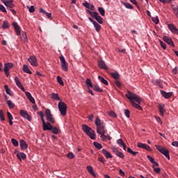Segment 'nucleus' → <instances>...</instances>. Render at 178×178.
<instances>
[{
	"label": "nucleus",
	"instance_id": "obj_1",
	"mask_svg": "<svg viewBox=\"0 0 178 178\" xmlns=\"http://www.w3.org/2000/svg\"><path fill=\"white\" fill-rule=\"evenodd\" d=\"M127 99H129L132 106L138 109V111H143V108L140 106V104L143 102V99L138 97V95L130 92L127 91V94L125 95Z\"/></svg>",
	"mask_w": 178,
	"mask_h": 178
},
{
	"label": "nucleus",
	"instance_id": "obj_2",
	"mask_svg": "<svg viewBox=\"0 0 178 178\" xmlns=\"http://www.w3.org/2000/svg\"><path fill=\"white\" fill-rule=\"evenodd\" d=\"M82 130L91 138V140H95L97 138V135H95V131L87 124H82Z\"/></svg>",
	"mask_w": 178,
	"mask_h": 178
},
{
	"label": "nucleus",
	"instance_id": "obj_3",
	"mask_svg": "<svg viewBox=\"0 0 178 178\" xmlns=\"http://www.w3.org/2000/svg\"><path fill=\"white\" fill-rule=\"evenodd\" d=\"M58 109L60 112V115L62 116H66L67 111V105L65 104V102L60 100L58 104Z\"/></svg>",
	"mask_w": 178,
	"mask_h": 178
},
{
	"label": "nucleus",
	"instance_id": "obj_4",
	"mask_svg": "<svg viewBox=\"0 0 178 178\" xmlns=\"http://www.w3.org/2000/svg\"><path fill=\"white\" fill-rule=\"evenodd\" d=\"M155 147L157 151H159L161 154L165 155L168 160L170 159V156L169 155V150L159 145H155Z\"/></svg>",
	"mask_w": 178,
	"mask_h": 178
},
{
	"label": "nucleus",
	"instance_id": "obj_5",
	"mask_svg": "<svg viewBox=\"0 0 178 178\" xmlns=\"http://www.w3.org/2000/svg\"><path fill=\"white\" fill-rule=\"evenodd\" d=\"M97 133L98 134H100L101 138H106V136L105 135V134L106 133V131L105 130V127H104V125L97 127Z\"/></svg>",
	"mask_w": 178,
	"mask_h": 178
},
{
	"label": "nucleus",
	"instance_id": "obj_6",
	"mask_svg": "<svg viewBox=\"0 0 178 178\" xmlns=\"http://www.w3.org/2000/svg\"><path fill=\"white\" fill-rule=\"evenodd\" d=\"M45 115L47 118V120L49 122V123H55V120L54 119V117H52V113H51V110L46 109L45 110Z\"/></svg>",
	"mask_w": 178,
	"mask_h": 178
},
{
	"label": "nucleus",
	"instance_id": "obj_7",
	"mask_svg": "<svg viewBox=\"0 0 178 178\" xmlns=\"http://www.w3.org/2000/svg\"><path fill=\"white\" fill-rule=\"evenodd\" d=\"M2 3H4L7 9H12L15 8V4H13V0H1Z\"/></svg>",
	"mask_w": 178,
	"mask_h": 178
},
{
	"label": "nucleus",
	"instance_id": "obj_8",
	"mask_svg": "<svg viewBox=\"0 0 178 178\" xmlns=\"http://www.w3.org/2000/svg\"><path fill=\"white\" fill-rule=\"evenodd\" d=\"M60 60L61 63V67L64 72H67V63H66V60L63 56H60Z\"/></svg>",
	"mask_w": 178,
	"mask_h": 178
},
{
	"label": "nucleus",
	"instance_id": "obj_9",
	"mask_svg": "<svg viewBox=\"0 0 178 178\" xmlns=\"http://www.w3.org/2000/svg\"><path fill=\"white\" fill-rule=\"evenodd\" d=\"M19 113L22 118L29 120V122H31V118H30V115L27 113V111L24 110H20Z\"/></svg>",
	"mask_w": 178,
	"mask_h": 178
},
{
	"label": "nucleus",
	"instance_id": "obj_10",
	"mask_svg": "<svg viewBox=\"0 0 178 178\" xmlns=\"http://www.w3.org/2000/svg\"><path fill=\"white\" fill-rule=\"evenodd\" d=\"M28 62L31 63L32 66H38V63H37V57L35 56H31L30 58H28Z\"/></svg>",
	"mask_w": 178,
	"mask_h": 178
},
{
	"label": "nucleus",
	"instance_id": "obj_11",
	"mask_svg": "<svg viewBox=\"0 0 178 178\" xmlns=\"http://www.w3.org/2000/svg\"><path fill=\"white\" fill-rule=\"evenodd\" d=\"M15 81L16 86H17L23 91V92H26L24 87L23 86V85H22V83L20 82V80H19V78L17 76L15 77Z\"/></svg>",
	"mask_w": 178,
	"mask_h": 178
},
{
	"label": "nucleus",
	"instance_id": "obj_12",
	"mask_svg": "<svg viewBox=\"0 0 178 178\" xmlns=\"http://www.w3.org/2000/svg\"><path fill=\"white\" fill-rule=\"evenodd\" d=\"M137 147L138 148H143V149H146V151H152L151 150V147H149V145H147V144H144V143H138L137 144Z\"/></svg>",
	"mask_w": 178,
	"mask_h": 178
},
{
	"label": "nucleus",
	"instance_id": "obj_13",
	"mask_svg": "<svg viewBox=\"0 0 178 178\" xmlns=\"http://www.w3.org/2000/svg\"><path fill=\"white\" fill-rule=\"evenodd\" d=\"M163 40L166 44H168V45H171V47H175V43L173 42V40H172V38L168 37V36H164L163 37Z\"/></svg>",
	"mask_w": 178,
	"mask_h": 178
},
{
	"label": "nucleus",
	"instance_id": "obj_14",
	"mask_svg": "<svg viewBox=\"0 0 178 178\" xmlns=\"http://www.w3.org/2000/svg\"><path fill=\"white\" fill-rule=\"evenodd\" d=\"M161 94L163 98H165V99H169L173 95V92H166L164 90H161Z\"/></svg>",
	"mask_w": 178,
	"mask_h": 178
},
{
	"label": "nucleus",
	"instance_id": "obj_15",
	"mask_svg": "<svg viewBox=\"0 0 178 178\" xmlns=\"http://www.w3.org/2000/svg\"><path fill=\"white\" fill-rule=\"evenodd\" d=\"M98 66L100 69H104V70H108V67H106V64L102 60H98Z\"/></svg>",
	"mask_w": 178,
	"mask_h": 178
},
{
	"label": "nucleus",
	"instance_id": "obj_16",
	"mask_svg": "<svg viewBox=\"0 0 178 178\" xmlns=\"http://www.w3.org/2000/svg\"><path fill=\"white\" fill-rule=\"evenodd\" d=\"M13 26L15 29L17 35H20L22 33L20 32V27L19 26V24H17L16 22H13Z\"/></svg>",
	"mask_w": 178,
	"mask_h": 178
},
{
	"label": "nucleus",
	"instance_id": "obj_17",
	"mask_svg": "<svg viewBox=\"0 0 178 178\" xmlns=\"http://www.w3.org/2000/svg\"><path fill=\"white\" fill-rule=\"evenodd\" d=\"M44 131H47V130H51L52 129V125L49 122H47L46 123L42 124Z\"/></svg>",
	"mask_w": 178,
	"mask_h": 178
},
{
	"label": "nucleus",
	"instance_id": "obj_18",
	"mask_svg": "<svg viewBox=\"0 0 178 178\" xmlns=\"http://www.w3.org/2000/svg\"><path fill=\"white\" fill-rule=\"evenodd\" d=\"M159 111L160 115L161 116H164V113L166 112V110L165 109V104H159Z\"/></svg>",
	"mask_w": 178,
	"mask_h": 178
},
{
	"label": "nucleus",
	"instance_id": "obj_19",
	"mask_svg": "<svg viewBox=\"0 0 178 178\" xmlns=\"http://www.w3.org/2000/svg\"><path fill=\"white\" fill-rule=\"evenodd\" d=\"M25 95H26L29 101L31 102V104H35V99H34V97L31 96V93H30L29 92H25Z\"/></svg>",
	"mask_w": 178,
	"mask_h": 178
},
{
	"label": "nucleus",
	"instance_id": "obj_20",
	"mask_svg": "<svg viewBox=\"0 0 178 178\" xmlns=\"http://www.w3.org/2000/svg\"><path fill=\"white\" fill-rule=\"evenodd\" d=\"M20 144V148L21 149H27V147L29 145H27V143L24 140H20L19 141Z\"/></svg>",
	"mask_w": 178,
	"mask_h": 178
},
{
	"label": "nucleus",
	"instance_id": "obj_21",
	"mask_svg": "<svg viewBox=\"0 0 178 178\" xmlns=\"http://www.w3.org/2000/svg\"><path fill=\"white\" fill-rule=\"evenodd\" d=\"M117 144H118V145H120V147H122L124 151H126V144L124 143V142H123V140L122 138L117 140Z\"/></svg>",
	"mask_w": 178,
	"mask_h": 178
},
{
	"label": "nucleus",
	"instance_id": "obj_22",
	"mask_svg": "<svg viewBox=\"0 0 178 178\" xmlns=\"http://www.w3.org/2000/svg\"><path fill=\"white\" fill-rule=\"evenodd\" d=\"M17 157L18 158V159L19 161H22V159L23 161H24V159H26L27 158V156H26V154L23 153V152H19L17 154Z\"/></svg>",
	"mask_w": 178,
	"mask_h": 178
},
{
	"label": "nucleus",
	"instance_id": "obj_23",
	"mask_svg": "<svg viewBox=\"0 0 178 178\" xmlns=\"http://www.w3.org/2000/svg\"><path fill=\"white\" fill-rule=\"evenodd\" d=\"M102 154H104V155L106 156V159H109L112 158V155L111 154V153H109V152H108L106 149H103L102 150Z\"/></svg>",
	"mask_w": 178,
	"mask_h": 178
},
{
	"label": "nucleus",
	"instance_id": "obj_24",
	"mask_svg": "<svg viewBox=\"0 0 178 178\" xmlns=\"http://www.w3.org/2000/svg\"><path fill=\"white\" fill-rule=\"evenodd\" d=\"M87 169H88V172H89V173L92 176H93V177H97V175H95V172H94V169L92 168V167L91 165H88Z\"/></svg>",
	"mask_w": 178,
	"mask_h": 178
},
{
	"label": "nucleus",
	"instance_id": "obj_25",
	"mask_svg": "<svg viewBox=\"0 0 178 178\" xmlns=\"http://www.w3.org/2000/svg\"><path fill=\"white\" fill-rule=\"evenodd\" d=\"M95 123L97 126V127H99L100 126H102V121L99 119V117H96V120L95 121Z\"/></svg>",
	"mask_w": 178,
	"mask_h": 178
},
{
	"label": "nucleus",
	"instance_id": "obj_26",
	"mask_svg": "<svg viewBox=\"0 0 178 178\" xmlns=\"http://www.w3.org/2000/svg\"><path fill=\"white\" fill-rule=\"evenodd\" d=\"M22 69H23V72H24V73H27L28 74H32V72L29 69V67L26 65H24Z\"/></svg>",
	"mask_w": 178,
	"mask_h": 178
},
{
	"label": "nucleus",
	"instance_id": "obj_27",
	"mask_svg": "<svg viewBox=\"0 0 178 178\" xmlns=\"http://www.w3.org/2000/svg\"><path fill=\"white\" fill-rule=\"evenodd\" d=\"M111 76L113 79H115V80H119V78L120 77V75L118 72H111Z\"/></svg>",
	"mask_w": 178,
	"mask_h": 178
},
{
	"label": "nucleus",
	"instance_id": "obj_28",
	"mask_svg": "<svg viewBox=\"0 0 178 178\" xmlns=\"http://www.w3.org/2000/svg\"><path fill=\"white\" fill-rule=\"evenodd\" d=\"M13 67V64L12 63H7L4 64V69L6 68L8 71H9L10 69H12Z\"/></svg>",
	"mask_w": 178,
	"mask_h": 178
},
{
	"label": "nucleus",
	"instance_id": "obj_29",
	"mask_svg": "<svg viewBox=\"0 0 178 178\" xmlns=\"http://www.w3.org/2000/svg\"><path fill=\"white\" fill-rule=\"evenodd\" d=\"M168 29L170 31H172V33H175L176 31V30L177 29V28H176V26H175V25L170 24L168 26Z\"/></svg>",
	"mask_w": 178,
	"mask_h": 178
},
{
	"label": "nucleus",
	"instance_id": "obj_30",
	"mask_svg": "<svg viewBox=\"0 0 178 178\" xmlns=\"http://www.w3.org/2000/svg\"><path fill=\"white\" fill-rule=\"evenodd\" d=\"M4 88L6 90V94H8V95H10V97H12V90H10L9 89V86L8 85H4Z\"/></svg>",
	"mask_w": 178,
	"mask_h": 178
},
{
	"label": "nucleus",
	"instance_id": "obj_31",
	"mask_svg": "<svg viewBox=\"0 0 178 178\" xmlns=\"http://www.w3.org/2000/svg\"><path fill=\"white\" fill-rule=\"evenodd\" d=\"M93 26L95 29V31L97 32V33H99L100 30H101V25H99V24H97V22H95L93 24Z\"/></svg>",
	"mask_w": 178,
	"mask_h": 178
},
{
	"label": "nucleus",
	"instance_id": "obj_32",
	"mask_svg": "<svg viewBox=\"0 0 178 178\" xmlns=\"http://www.w3.org/2000/svg\"><path fill=\"white\" fill-rule=\"evenodd\" d=\"M98 79L102 83H103V84H104L105 86H108V81H106V79H104V77H102V76H99Z\"/></svg>",
	"mask_w": 178,
	"mask_h": 178
},
{
	"label": "nucleus",
	"instance_id": "obj_33",
	"mask_svg": "<svg viewBox=\"0 0 178 178\" xmlns=\"http://www.w3.org/2000/svg\"><path fill=\"white\" fill-rule=\"evenodd\" d=\"M86 85H87V86L88 87V88H90H90H92V87L94 86L93 85H92V82H91V79H86Z\"/></svg>",
	"mask_w": 178,
	"mask_h": 178
},
{
	"label": "nucleus",
	"instance_id": "obj_34",
	"mask_svg": "<svg viewBox=\"0 0 178 178\" xmlns=\"http://www.w3.org/2000/svg\"><path fill=\"white\" fill-rule=\"evenodd\" d=\"M127 152H129V154H131V155H134V156H136V155L138 154V152H134L130 147H127Z\"/></svg>",
	"mask_w": 178,
	"mask_h": 178
},
{
	"label": "nucleus",
	"instance_id": "obj_35",
	"mask_svg": "<svg viewBox=\"0 0 178 178\" xmlns=\"http://www.w3.org/2000/svg\"><path fill=\"white\" fill-rule=\"evenodd\" d=\"M95 19V20H97V22H98V23H99V24H102V23H104V19H102V17L99 16V14L97 15V17Z\"/></svg>",
	"mask_w": 178,
	"mask_h": 178
},
{
	"label": "nucleus",
	"instance_id": "obj_36",
	"mask_svg": "<svg viewBox=\"0 0 178 178\" xmlns=\"http://www.w3.org/2000/svg\"><path fill=\"white\" fill-rule=\"evenodd\" d=\"M7 105L10 109L15 108V104H13L11 100H7Z\"/></svg>",
	"mask_w": 178,
	"mask_h": 178
},
{
	"label": "nucleus",
	"instance_id": "obj_37",
	"mask_svg": "<svg viewBox=\"0 0 178 178\" xmlns=\"http://www.w3.org/2000/svg\"><path fill=\"white\" fill-rule=\"evenodd\" d=\"M51 98L52 99H56V101H61L60 98H59V96L56 93H51Z\"/></svg>",
	"mask_w": 178,
	"mask_h": 178
},
{
	"label": "nucleus",
	"instance_id": "obj_38",
	"mask_svg": "<svg viewBox=\"0 0 178 178\" xmlns=\"http://www.w3.org/2000/svg\"><path fill=\"white\" fill-rule=\"evenodd\" d=\"M10 25H9V22L6 20L3 22V25H2V29H9Z\"/></svg>",
	"mask_w": 178,
	"mask_h": 178
},
{
	"label": "nucleus",
	"instance_id": "obj_39",
	"mask_svg": "<svg viewBox=\"0 0 178 178\" xmlns=\"http://www.w3.org/2000/svg\"><path fill=\"white\" fill-rule=\"evenodd\" d=\"M93 145L95 147V148H97V149H102V145L97 142H94Z\"/></svg>",
	"mask_w": 178,
	"mask_h": 178
},
{
	"label": "nucleus",
	"instance_id": "obj_40",
	"mask_svg": "<svg viewBox=\"0 0 178 178\" xmlns=\"http://www.w3.org/2000/svg\"><path fill=\"white\" fill-rule=\"evenodd\" d=\"M153 84H155V86H159V87H163V85L161 83V81L159 80H152Z\"/></svg>",
	"mask_w": 178,
	"mask_h": 178
},
{
	"label": "nucleus",
	"instance_id": "obj_41",
	"mask_svg": "<svg viewBox=\"0 0 178 178\" xmlns=\"http://www.w3.org/2000/svg\"><path fill=\"white\" fill-rule=\"evenodd\" d=\"M27 9L29 10V12H30V13H34L35 12V8H34V6H26Z\"/></svg>",
	"mask_w": 178,
	"mask_h": 178
},
{
	"label": "nucleus",
	"instance_id": "obj_42",
	"mask_svg": "<svg viewBox=\"0 0 178 178\" xmlns=\"http://www.w3.org/2000/svg\"><path fill=\"white\" fill-rule=\"evenodd\" d=\"M92 88H93V90H95V91H97V92H102V89H101L98 86H97V85H95V86H93V87H92Z\"/></svg>",
	"mask_w": 178,
	"mask_h": 178
},
{
	"label": "nucleus",
	"instance_id": "obj_43",
	"mask_svg": "<svg viewBox=\"0 0 178 178\" xmlns=\"http://www.w3.org/2000/svg\"><path fill=\"white\" fill-rule=\"evenodd\" d=\"M51 131L54 134H58L59 133V129L56 127H52Z\"/></svg>",
	"mask_w": 178,
	"mask_h": 178
},
{
	"label": "nucleus",
	"instance_id": "obj_44",
	"mask_svg": "<svg viewBox=\"0 0 178 178\" xmlns=\"http://www.w3.org/2000/svg\"><path fill=\"white\" fill-rule=\"evenodd\" d=\"M152 20L154 22V23H155V24H158L159 23V18L158 16L152 17Z\"/></svg>",
	"mask_w": 178,
	"mask_h": 178
},
{
	"label": "nucleus",
	"instance_id": "obj_45",
	"mask_svg": "<svg viewBox=\"0 0 178 178\" xmlns=\"http://www.w3.org/2000/svg\"><path fill=\"white\" fill-rule=\"evenodd\" d=\"M98 10L102 16H105V10L104 8L99 7Z\"/></svg>",
	"mask_w": 178,
	"mask_h": 178
},
{
	"label": "nucleus",
	"instance_id": "obj_46",
	"mask_svg": "<svg viewBox=\"0 0 178 178\" xmlns=\"http://www.w3.org/2000/svg\"><path fill=\"white\" fill-rule=\"evenodd\" d=\"M0 119L1 122L5 121V114L3 113V111L0 110Z\"/></svg>",
	"mask_w": 178,
	"mask_h": 178
},
{
	"label": "nucleus",
	"instance_id": "obj_47",
	"mask_svg": "<svg viewBox=\"0 0 178 178\" xmlns=\"http://www.w3.org/2000/svg\"><path fill=\"white\" fill-rule=\"evenodd\" d=\"M11 142L15 145V147H19V142L17 141V140L12 138Z\"/></svg>",
	"mask_w": 178,
	"mask_h": 178
},
{
	"label": "nucleus",
	"instance_id": "obj_48",
	"mask_svg": "<svg viewBox=\"0 0 178 178\" xmlns=\"http://www.w3.org/2000/svg\"><path fill=\"white\" fill-rule=\"evenodd\" d=\"M123 5L127 8V9H133V6L129 3H124Z\"/></svg>",
	"mask_w": 178,
	"mask_h": 178
},
{
	"label": "nucleus",
	"instance_id": "obj_49",
	"mask_svg": "<svg viewBox=\"0 0 178 178\" xmlns=\"http://www.w3.org/2000/svg\"><path fill=\"white\" fill-rule=\"evenodd\" d=\"M22 38L24 39V42H27V33L23 32L22 33Z\"/></svg>",
	"mask_w": 178,
	"mask_h": 178
},
{
	"label": "nucleus",
	"instance_id": "obj_50",
	"mask_svg": "<svg viewBox=\"0 0 178 178\" xmlns=\"http://www.w3.org/2000/svg\"><path fill=\"white\" fill-rule=\"evenodd\" d=\"M57 81L58 84H60V86H63V81L62 80V78L60 76H57Z\"/></svg>",
	"mask_w": 178,
	"mask_h": 178
},
{
	"label": "nucleus",
	"instance_id": "obj_51",
	"mask_svg": "<svg viewBox=\"0 0 178 178\" xmlns=\"http://www.w3.org/2000/svg\"><path fill=\"white\" fill-rule=\"evenodd\" d=\"M117 155V156H118L119 158L123 159L124 158V154H123V152L118 151V152L115 154Z\"/></svg>",
	"mask_w": 178,
	"mask_h": 178
},
{
	"label": "nucleus",
	"instance_id": "obj_52",
	"mask_svg": "<svg viewBox=\"0 0 178 178\" xmlns=\"http://www.w3.org/2000/svg\"><path fill=\"white\" fill-rule=\"evenodd\" d=\"M111 149L113 151V152H114V154H115V155L119 151V149H118V148H116L115 146H111Z\"/></svg>",
	"mask_w": 178,
	"mask_h": 178
},
{
	"label": "nucleus",
	"instance_id": "obj_53",
	"mask_svg": "<svg viewBox=\"0 0 178 178\" xmlns=\"http://www.w3.org/2000/svg\"><path fill=\"white\" fill-rule=\"evenodd\" d=\"M159 42L163 49H166V43L163 42L162 40H159Z\"/></svg>",
	"mask_w": 178,
	"mask_h": 178
},
{
	"label": "nucleus",
	"instance_id": "obj_54",
	"mask_svg": "<svg viewBox=\"0 0 178 178\" xmlns=\"http://www.w3.org/2000/svg\"><path fill=\"white\" fill-rule=\"evenodd\" d=\"M7 116L9 120H13V115L10 113V112H7Z\"/></svg>",
	"mask_w": 178,
	"mask_h": 178
},
{
	"label": "nucleus",
	"instance_id": "obj_55",
	"mask_svg": "<svg viewBox=\"0 0 178 178\" xmlns=\"http://www.w3.org/2000/svg\"><path fill=\"white\" fill-rule=\"evenodd\" d=\"M0 10H1V12H3V13H6V8H5V6H3V5L0 4Z\"/></svg>",
	"mask_w": 178,
	"mask_h": 178
},
{
	"label": "nucleus",
	"instance_id": "obj_56",
	"mask_svg": "<svg viewBox=\"0 0 178 178\" xmlns=\"http://www.w3.org/2000/svg\"><path fill=\"white\" fill-rule=\"evenodd\" d=\"M67 156L69 158V159H73L74 158V155L72 152H69L67 154Z\"/></svg>",
	"mask_w": 178,
	"mask_h": 178
},
{
	"label": "nucleus",
	"instance_id": "obj_57",
	"mask_svg": "<svg viewBox=\"0 0 178 178\" xmlns=\"http://www.w3.org/2000/svg\"><path fill=\"white\" fill-rule=\"evenodd\" d=\"M124 115H125V116H127V118H130V111L125 109Z\"/></svg>",
	"mask_w": 178,
	"mask_h": 178
},
{
	"label": "nucleus",
	"instance_id": "obj_58",
	"mask_svg": "<svg viewBox=\"0 0 178 178\" xmlns=\"http://www.w3.org/2000/svg\"><path fill=\"white\" fill-rule=\"evenodd\" d=\"M147 158L151 162V163H155V160H154V158L151 157V156H147Z\"/></svg>",
	"mask_w": 178,
	"mask_h": 178
},
{
	"label": "nucleus",
	"instance_id": "obj_59",
	"mask_svg": "<svg viewBox=\"0 0 178 178\" xmlns=\"http://www.w3.org/2000/svg\"><path fill=\"white\" fill-rule=\"evenodd\" d=\"M97 15H98V13H97V12H92V13L90 14V16L92 17H93V19H95V17H97Z\"/></svg>",
	"mask_w": 178,
	"mask_h": 178
},
{
	"label": "nucleus",
	"instance_id": "obj_60",
	"mask_svg": "<svg viewBox=\"0 0 178 178\" xmlns=\"http://www.w3.org/2000/svg\"><path fill=\"white\" fill-rule=\"evenodd\" d=\"M174 13L176 15L177 17H178V7L173 8Z\"/></svg>",
	"mask_w": 178,
	"mask_h": 178
},
{
	"label": "nucleus",
	"instance_id": "obj_61",
	"mask_svg": "<svg viewBox=\"0 0 178 178\" xmlns=\"http://www.w3.org/2000/svg\"><path fill=\"white\" fill-rule=\"evenodd\" d=\"M83 6H85V8H87V9H88V8H90V3L86 1L85 3H83Z\"/></svg>",
	"mask_w": 178,
	"mask_h": 178
},
{
	"label": "nucleus",
	"instance_id": "obj_62",
	"mask_svg": "<svg viewBox=\"0 0 178 178\" xmlns=\"http://www.w3.org/2000/svg\"><path fill=\"white\" fill-rule=\"evenodd\" d=\"M98 161H99V162H102V163H105V159L104 157H99Z\"/></svg>",
	"mask_w": 178,
	"mask_h": 178
},
{
	"label": "nucleus",
	"instance_id": "obj_63",
	"mask_svg": "<svg viewBox=\"0 0 178 178\" xmlns=\"http://www.w3.org/2000/svg\"><path fill=\"white\" fill-rule=\"evenodd\" d=\"M154 171L155 173H161V168H154Z\"/></svg>",
	"mask_w": 178,
	"mask_h": 178
},
{
	"label": "nucleus",
	"instance_id": "obj_64",
	"mask_svg": "<svg viewBox=\"0 0 178 178\" xmlns=\"http://www.w3.org/2000/svg\"><path fill=\"white\" fill-rule=\"evenodd\" d=\"M173 147H178V141H174L172 143Z\"/></svg>",
	"mask_w": 178,
	"mask_h": 178
}]
</instances>
